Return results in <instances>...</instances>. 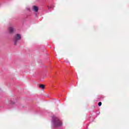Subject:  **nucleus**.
I'll use <instances>...</instances> for the list:
<instances>
[{"mask_svg":"<svg viewBox=\"0 0 129 129\" xmlns=\"http://www.w3.org/2000/svg\"><path fill=\"white\" fill-rule=\"evenodd\" d=\"M39 88H41V89H45V85L42 84L39 85Z\"/></svg>","mask_w":129,"mask_h":129,"instance_id":"5","label":"nucleus"},{"mask_svg":"<svg viewBox=\"0 0 129 129\" xmlns=\"http://www.w3.org/2000/svg\"><path fill=\"white\" fill-rule=\"evenodd\" d=\"M45 96V97H50V95L46 94Z\"/></svg>","mask_w":129,"mask_h":129,"instance_id":"8","label":"nucleus"},{"mask_svg":"<svg viewBox=\"0 0 129 129\" xmlns=\"http://www.w3.org/2000/svg\"><path fill=\"white\" fill-rule=\"evenodd\" d=\"M98 104L99 106H101L102 103H101V102H99Z\"/></svg>","mask_w":129,"mask_h":129,"instance_id":"7","label":"nucleus"},{"mask_svg":"<svg viewBox=\"0 0 129 129\" xmlns=\"http://www.w3.org/2000/svg\"><path fill=\"white\" fill-rule=\"evenodd\" d=\"M16 102H17V101H13V100L11 101V104H15V103H16Z\"/></svg>","mask_w":129,"mask_h":129,"instance_id":"6","label":"nucleus"},{"mask_svg":"<svg viewBox=\"0 0 129 129\" xmlns=\"http://www.w3.org/2000/svg\"><path fill=\"white\" fill-rule=\"evenodd\" d=\"M51 122L53 127H55V128L61 127V126H62V121L60 120L59 118L55 116H52Z\"/></svg>","mask_w":129,"mask_h":129,"instance_id":"1","label":"nucleus"},{"mask_svg":"<svg viewBox=\"0 0 129 129\" xmlns=\"http://www.w3.org/2000/svg\"><path fill=\"white\" fill-rule=\"evenodd\" d=\"M8 30L10 34H12V33H13L14 31H15V28H14V27H10L8 28Z\"/></svg>","mask_w":129,"mask_h":129,"instance_id":"3","label":"nucleus"},{"mask_svg":"<svg viewBox=\"0 0 129 129\" xmlns=\"http://www.w3.org/2000/svg\"><path fill=\"white\" fill-rule=\"evenodd\" d=\"M22 37L21 35L19 34H16L14 38V45H17V43H18V41H19V40H21V38Z\"/></svg>","mask_w":129,"mask_h":129,"instance_id":"2","label":"nucleus"},{"mask_svg":"<svg viewBox=\"0 0 129 129\" xmlns=\"http://www.w3.org/2000/svg\"><path fill=\"white\" fill-rule=\"evenodd\" d=\"M33 11H34V12H38V7L37 6H33Z\"/></svg>","mask_w":129,"mask_h":129,"instance_id":"4","label":"nucleus"}]
</instances>
